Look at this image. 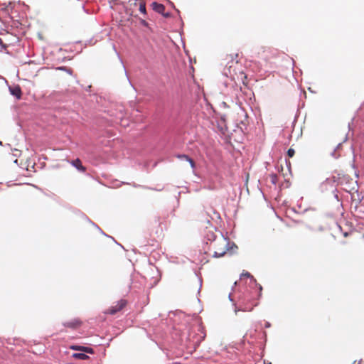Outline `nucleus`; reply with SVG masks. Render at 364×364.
I'll list each match as a JSON object with an SVG mask.
<instances>
[{"instance_id":"2","label":"nucleus","mask_w":364,"mask_h":364,"mask_svg":"<svg viewBox=\"0 0 364 364\" xmlns=\"http://www.w3.org/2000/svg\"><path fill=\"white\" fill-rule=\"evenodd\" d=\"M231 63L232 65H230L227 68L228 72L225 73L226 75H229L235 82H241L244 85H247V75L245 73L241 70L238 71L236 70V67L238 66V61L236 60L234 62V60H232Z\"/></svg>"},{"instance_id":"16","label":"nucleus","mask_w":364,"mask_h":364,"mask_svg":"<svg viewBox=\"0 0 364 364\" xmlns=\"http://www.w3.org/2000/svg\"><path fill=\"white\" fill-rule=\"evenodd\" d=\"M295 154V151L294 149L290 148L289 149V150L287 151V155L289 157H293Z\"/></svg>"},{"instance_id":"6","label":"nucleus","mask_w":364,"mask_h":364,"mask_svg":"<svg viewBox=\"0 0 364 364\" xmlns=\"http://www.w3.org/2000/svg\"><path fill=\"white\" fill-rule=\"evenodd\" d=\"M82 321L80 318H74L70 321L63 323V326L67 328L72 329H76L82 325Z\"/></svg>"},{"instance_id":"19","label":"nucleus","mask_w":364,"mask_h":364,"mask_svg":"<svg viewBox=\"0 0 364 364\" xmlns=\"http://www.w3.org/2000/svg\"><path fill=\"white\" fill-rule=\"evenodd\" d=\"M0 46L2 48H6V46L3 43V41L1 38H0Z\"/></svg>"},{"instance_id":"7","label":"nucleus","mask_w":364,"mask_h":364,"mask_svg":"<svg viewBox=\"0 0 364 364\" xmlns=\"http://www.w3.org/2000/svg\"><path fill=\"white\" fill-rule=\"evenodd\" d=\"M151 6L153 10L156 12L161 14L164 16H168V14H164L165 6L163 4H159L157 2H153L151 4Z\"/></svg>"},{"instance_id":"4","label":"nucleus","mask_w":364,"mask_h":364,"mask_svg":"<svg viewBox=\"0 0 364 364\" xmlns=\"http://www.w3.org/2000/svg\"><path fill=\"white\" fill-rule=\"evenodd\" d=\"M258 58L265 63H269L275 57L273 50L269 48L262 47L257 52Z\"/></svg>"},{"instance_id":"5","label":"nucleus","mask_w":364,"mask_h":364,"mask_svg":"<svg viewBox=\"0 0 364 364\" xmlns=\"http://www.w3.org/2000/svg\"><path fill=\"white\" fill-rule=\"evenodd\" d=\"M127 304V301L125 299H121L117 302L115 305L112 306L109 309H108L105 313L111 315H114L117 312L120 311L123 309Z\"/></svg>"},{"instance_id":"3","label":"nucleus","mask_w":364,"mask_h":364,"mask_svg":"<svg viewBox=\"0 0 364 364\" xmlns=\"http://www.w3.org/2000/svg\"><path fill=\"white\" fill-rule=\"evenodd\" d=\"M228 243L225 239H220L219 240L215 241L213 243V247L215 249L214 257H220L224 256L228 250Z\"/></svg>"},{"instance_id":"15","label":"nucleus","mask_w":364,"mask_h":364,"mask_svg":"<svg viewBox=\"0 0 364 364\" xmlns=\"http://www.w3.org/2000/svg\"><path fill=\"white\" fill-rule=\"evenodd\" d=\"M59 70H65L67 73H68L70 75H72L73 74V70L71 68H68L66 67H60L58 68Z\"/></svg>"},{"instance_id":"10","label":"nucleus","mask_w":364,"mask_h":364,"mask_svg":"<svg viewBox=\"0 0 364 364\" xmlns=\"http://www.w3.org/2000/svg\"><path fill=\"white\" fill-rule=\"evenodd\" d=\"M71 348L73 350H82L83 352H85L87 353H91V354L94 353L92 348H89V347L77 346H72Z\"/></svg>"},{"instance_id":"1","label":"nucleus","mask_w":364,"mask_h":364,"mask_svg":"<svg viewBox=\"0 0 364 364\" xmlns=\"http://www.w3.org/2000/svg\"><path fill=\"white\" fill-rule=\"evenodd\" d=\"M257 304V302L250 296L249 292H244L238 296L235 311L236 313L239 311H251Z\"/></svg>"},{"instance_id":"9","label":"nucleus","mask_w":364,"mask_h":364,"mask_svg":"<svg viewBox=\"0 0 364 364\" xmlns=\"http://www.w3.org/2000/svg\"><path fill=\"white\" fill-rule=\"evenodd\" d=\"M71 164L81 172H85L86 171L85 167L82 166V162L79 159L73 160L71 161Z\"/></svg>"},{"instance_id":"13","label":"nucleus","mask_w":364,"mask_h":364,"mask_svg":"<svg viewBox=\"0 0 364 364\" xmlns=\"http://www.w3.org/2000/svg\"><path fill=\"white\" fill-rule=\"evenodd\" d=\"M73 357L80 360H86L88 358V355L83 353H76L73 354Z\"/></svg>"},{"instance_id":"14","label":"nucleus","mask_w":364,"mask_h":364,"mask_svg":"<svg viewBox=\"0 0 364 364\" xmlns=\"http://www.w3.org/2000/svg\"><path fill=\"white\" fill-rule=\"evenodd\" d=\"M270 177V180H271V182L273 183V184H276L277 182V180H278V177L277 176V174L275 173H272L269 176Z\"/></svg>"},{"instance_id":"11","label":"nucleus","mask_w":364,"mask_h":364,"mask_svg":"<svg viewBox=\"0 0 364 364\" xmlns=\"http://www.w3.org/2000/svg\"><path fill=\"white\" fill-rule=\"evenodd\" d=\"M10 91L14 96H16L18 99L21 98L22 92L18 86L10 88Z\"/></svg>"},{"instance_id":"12","label":"nucleus","mask_w":364,"mask_h":364,"mask_svg":"<svg viewBox=\"0 0 364 364\" xmlns=\"http://www.w3.org/2000/svg\"><path fill=\"white\" fill-rule=\"evenodd\" d=\"M178 158L181 159H185L186 161H188L190 163L191 166L192 168H195V166H196L195 162L188 156L185 155V154L178 155Z\"/></svg>"},{"instance_id":"18","label":"nucleus","mask_w":364,"mask_h":364,"mask_svg":"<svg viewBox=\"0 0 364 364\" xmlns=\"http://www.w3.org/2000/svg\"><path fill=\"white\" fill-rule=\"evenodd\" d=\"M241 276L242 277H252L251 274L249 272H247L242 273Z\"/></svg>"},{"instance_id":"8","label":"nucleus","mask_w":364,"mask_h":364,"mask_svg":"<svg viewBox=\"0 0 364 364\" xmlns=\"http://www.w3.org/2000/svg\"><path fill=\"white\" fill-rule=\"evenodd\" d=\"M134 3L133 4L136 6H138L139 8V11L143 14H146V4H145V1L144 0H134Z\"/></svg>"},{"instance_id":"17","label":"nucleus","mask_w":364,"mask_h":364,"mask_svg":"<svg viewBox=\"0 0 364 364\" xmlns=\"http://www.w3.org/2000/svg\"><path fill=\"white\" fill-rule=\"evenodd\" d=\"M140 23L142 26H146V27H148V26H149L148 23L145 20H144V19H141L140 20Z\"/></svg>"}]
</instances>
